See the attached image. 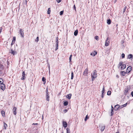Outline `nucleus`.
I'll return each instance as SVG.
<instances>
[{
    "label": "nucleus",
    "mask_w": 133,
    "mask_h": 133,
    "mask_svg": "<svg viewBox=\"0 0 133 133\" xmlns=\"http://www.w3.org/2000/svg\"><path fill=\"white\" fill-rule=\"evenodd\" d=\"M97 71L95 70L93 72L92 75V80L93 81L96 77Z\"/></svg>",
    "instance_id": "1"
},
{
    "label": "nucleus",
    "mask_w": 133,
    "mask_h": 133,
    "mask_svg": "<svg viewBox=\"0 0 133 133\" xmlns=\"http://www.w3.org/2000/svg\"><path fill=\"white\" fill-rule=\"evenodd\" d=\"M19 32L21 35V37H23L24 36L23 30L22 29H20L19 30Z\"/></svg>",
    "instance_id": "2"
},
{
    "label": "nucleus",
    "mask_w": 133,
    "mask_h": 133,
    "mask_svg": "<svg viewBox=\"0 0 133 133\" xmlns=\"http://www.w3.org/2000/svg\"><path fill=\"white\" fill-rule=\"evenodd\" d=\"M3 65L0 64V76L2 75L3 74L2 70H3Z\"/></svg>",
    "instance_id": "3"
},
{
    "label": "nucleus",
    "mask_w": 133,
    "mask_h": 133,
    "mask_svg": "<svg viewBox=\"0 0 133 133\" xmlns=\"http://www.w3.org/2000/svg\"><path fill=\"white\" fill-rule=\"evenodd\" d=\"M88 68H87L84 71L83 75L85 76H87L88 74Z\"/></svg>",
    "instance_id": "4"
},
{
    "label": "nucleus",
    "mask_w": 133,
    "mask_h": 133,
    "mask_svg": "<svg viewBox=\"0 0 133 133\" xmlns=\"http://www.w3.org/2000/svg\"><path fill=\"white\" fill-rule=\"evenodd\" d=\"M26 74L25 72V71H24L23 72L22 75V77L21 78V80H24L26 78Z\"/></svg>",
    "instance_id": "5"
},
{
    "label": "nucleus",
    "mask_w": 133,
    "mask_h": 133,
    "mask_svg": "<svg viewBox=\"0 0 133 133\" xmlns=\"http://www.w3.org/2000/svg\"><path fill=\"white\" fill-rule=\"evenodd\" d=\"M109 43V37H108L105 41V46H108Z\"/></svg>",
    "instance_id": "6"
},
{
    "label": "nucleus",
    "mask_w": 133,
    "mask_h": 133,
    "mask_svg": "<svg viewBox=\"0 0 133 133\" xmlns=\"http://www.w3.org/2000/svg\"><path fill=\"white\" fill-rule=\"evenodd\" d=\"M131 67L130 66H129L127 68V69L126 70V73H129L131 70Z\"/></svg>",
    "instance_id": "7"
},
{
    "label": "nucleus",
    "mask_w": 133,
    "mask_h": 133,
    "mask_svg": "<svg viewBox=\"0 0 133 133\" xmlns=\"http://www.w3.org/2000/svg\"><path fill=\"white\" fill-rule=\"evenodd\" d=\"M0 88L3 90H4L5 89V85L4 84H0Z\"/></svg>",
    "instance_id": "8"
},
{
    "label": "nucleus",
    "mask_w": 133,
    "mask_h": 133,
    "mask_svg": "<svg viewBox=\"0 0 133 133\" xmlns=\"http://www.w3.org/2000/svg\"><path fill=\"white\" fill-rule=\"evenodd\" d=\"M17 109V108L16 107H14L12 109L13 113L15 115H16L17 114V112H16Z\"/></svg>",
    "instance_id": "9"
},
{
    "label": "nucleus",
    "mask_w": 133,
    "mask_h": 133,
    "mask_svg": "<svg viewBox=\"0 0 133 133\" xmlns=\"http://www.w3.org/2000/svg\"><path fill=\"white\" fill-rule=\"evenodd\" d=\"M10 52L14 55L16 54V52L14 50H13L12 49H11Z\"/></svg>",
    "instance_id": "10"
},
{
    "label": "nucleus",
    "mask_w": 133,
    "mask_h": 133,
    "mask_svg": "<svg viewBox=\"0 0 133 133\" xmlns=\"http://www.w3.org/2000/svg\"><path fill=\"white\" fill-rule=\"evenodd\" d=\"M105 127V125H103L102 126L100 127V129L101 131H104Z\"/></svg>",
    "instance_id": "11"
},
{
    "label": "nucleus",
    "mask_w": 133,
    "mask_h": 133,
    "mask_svg": "<svg viewBox=\"0 0 133 133\" xmlns=\"http://www.w3.org/2000/svg\"><path fill=\"white\" fill-rule=\"evenodd\" d=\"M46 100L47 101H49V94H46Z\"/></svg>",
    "instance_id": "12"
},
{
    "label": "nucleus",
    "mask_w": 133,
    "mask_h": 133,
    "mask_svg": "<svg viewBox=\"0 0 133 133\" xmlns=\"http://www.w3.org/2000/svg\"><path fill=\"white\" fill-rule=\"evenodd\" d=\"M63 125L65 128H66L67 125V124L66 122L63 121Z\"/></svg>",
    "instance_id": "13"
},
{
    "label": "nucleus",
    "mask_w": 133,
    "mask_h": 133,
    "mask_svg": "<svg viewBox=\"0 0 133 133\" xmlns=\"http://www.w3.org/2000/svg\"><path fill=\"white\" fill-rule=\"evenodd\" d=\"M72 95L71 94H68L66 96V97L67 98L69 99H70L71 98V96Z\"/></svg>",
    "instance_id": "14"
},
{
    "label": "nucleus",
    "mask_w": 133,
    "mask_h": 133,
    "mask_svg": "<svg viewBox=\"0 0 133 133\" xmlns=\"http://www.w3.org/2000/svg\"><path fill=\"white\" fill-rule=\"evenodd\" d=\"M58 37H56V46L58 47Z\"/></svg>",
    "instance_id": "15"
},
{
    "label": "nucleus",
    "mask_w": 133,
    "mask_h": 133,
    "mask_svg": "<svg viewBox=\"0 0 133 133\" xmlns=\"http://www.w3.org/2000/svg\"><path fill=\"white\" fill-rule=\"evenodd\" d=\"M126 67V66L125 64H123L121 67V70H123L125 69Z\"/></svg>",
    "instance_id": "16"
},
{
    "label": "nucleus",
    "mask_w": 133,
    "mask_h": 133,
    "mask_svg": "<svg viewBox=\"0 0 133 133\" xmlns=\"http://www.w3.org/2000/svg\"><path fill=\"white\" fill-rule=\"evenodd\" d=\"M133 57V55L132 54H130L128 55V58L129 59H132Z\"/></svg>",
    "instance_id": "17"
},
{
    "label": "nucleus",
    "mask_w": 133,
    "mask_h": 133,
    "mask_svg": "<svg viewBox=\"0 0 133 133\" xmlns=\"http://www.w3.org/2000/svg\"><path fill=\"white\" fill-rule=\"evenodd\" d=\"M119 107V106L118 105H116L115 106L114 109L116 110H117L118 109Z\"/></svg>",
    "instance_id": "18"
},
{
    "label": "nucleus",
    "mask_w": 133,
    "mask_h": 133,
    "mask_svg": "<svg viewBox=\"0 0 133 133\" xmlns=\"http://www.w3.org/2000/svg\"><path fill=\"white\" fill-rule=\"evenodd\" d=\"M68 102L67 101H65L64 103H63V104L64 106H66L68 104Z\"/></svg>",
    "instance_id": "19"
},
{
    "label": "nucleus",
    "mask_w": 133,
    "mask_h": 133,
    "mask_svg": "<svg viewBox=\"0 0 133 133\" xmlns=\"http://www.w3.org/2000/svg\"><path fill=\"white\" fill-rule=\"evenodd\" d=\"M127 73L126 72H125L124 71H122L121 72V74L122 75L124 76H125V74Z\"/></svg>",
    "instance_id": "20"
},
{
    "label": "nucleus",
    "mask_w": 133,
    "mask_h": 133,
    "mask_svg": "<svg viewBox=\"0 0 133 133\" xmlns=\"http://www.w3.org/2000/svg\"><path fill=\"white\" fill-rule=\"evenodd\" d=\"M78 33V30H76L74 32V35L75 36H76Z\"/></svg>",
    "instance_id": "21"
},
{
    "label": "nucleus",
    "mask_w": 133,
    "mask_h": 133,
    "mask_svg": "<svg viewBox=\"0 0 133 133\" xmlns=\"http://www.w3.org/2000/svg\"><path fill=\"white\" fill-rule=\"evenodd\" d=\"M107 23L108 24H110L111 23V20L110 19L107 20Z\"/></svg>",
    "instance_id": "22"
},
{
    "label": "nucleus",
    "mask_w": 133,
    "mask_h": 133,
    "mask_svg": "<svg viewBox=\"0 0 133 133\" xmlns=\"http://www.w3.org/2000/svg\"><path fill=\"white\" fill-rule=\"evenodd\" d=\"M66 133H71V131L69 128H67L66 129Z\"/></svg>",
    "instance_id": "23"
},
{
    "label": "nucleus",
    "mask_w": 133,
    "mask_h": 133,
    "mask_svg": "<svg viewBox=\"0 0 133 133\" xmlns=\"http://www.w3.org/2000/svg\"><path fill=\"white\" fill-rule=\"evenodd\" d=\"M128 89H126L124 92V94L126 95L128 93Z\"/></svg>",
    "instance_id": "24"
},
{
    "label": "nucleus",
    "mask_w": 133,
    "mask_h": 133,
    "mask_svg": "<svg viewBox=\"0 0 133 133\" xmlns=\"http://www.w3.org/2000/svg\"><path fill=\"white\" fill-rule=\"evenodd\" d=\"M1 114L3 116H4L5 115V112L3 110H2L1 111Z\"/></svg>",
    "instance_id": "25"
},
{
    "label": "nucleus",
    "mask_w": 133,
    "mask_h": 133,
    "mask_svg": "<svg viewBox=\"0 0 133 133\" xmlns=\"http://www.w3.org/2000/svg\"><path fill=\"white\" fill-rule=\"evenodd\" d=\"M4 129H6V128L7 127V124L5 122H4Z\"/></svg>",
    "instance_id": "26"
},
{
    "label": "nucleus",
    "mask_w": 133,
    "mask_h": 133,
    "mask_svg": "<svg viewBox=\"0 0 133 133\" xmlns=\"http://www.w3.org/2000/svg\"><path fill=\"white\" fill-rule=\"evenodd\" d=\"M46 79L44 77H43L42 78V81L43 82H44V84H45L46 82L45 81Z\"/></svg>",
    "instance_id": "27"
},
{
    "label": "nucleus",
    "mask_w": 133,
    "mask_h": 133,
    "mask_svg": "<svg viewBox=\"0 0 133 133\" xmlns=\"http://www.w3.org/2000/svg\"><path fill=\"white\" fill-rule=\"evenodd\" d=\"M89 118V117L88 116V115H87L84 119V120L86 121Z\"/></svg>",
    "instance_id": "28"
},
{
    "label": "nucleus",
    "mask_w": 133,
    "mask_h": 133,
    "mask_svg": "<svg viewBox=\"0 0 133 133\" xmlns=\"http://www.w3.org/2000/svg\"><path fill=\"white\" fill-rule=\"evenodd\" d=\"M74 77V74L73 72H72L71 74V79H72Z\"/></svg>",
    "instance_id": "29"
},
{
    "label": "nucleus",
    "mask_w": 133,
    "mask_h": 133,
    "mask_svg": "<svg viewBox=\"0 0 133 133\" xmlns=\"http://www.w3.org/2000/svg\"><path fill=\"white\" fill-rule=\"evenodd\" d=\"M123 62H119V67L120 66H122V65H123Z\"/></svg>",
    "instance_id": "30"
},
{
    "label": "nucleus",
    "mask_w": 133,
    "mask_h": 133,
    "mask_svg": "<svg viewBox=\"0 0 133 133\" xmlns=\"http://www.w3.org/2000/svg\"><path fill=\"white\" fill-rule=\"evenodd\" d=\"M39 41V37H37L36 38L35 40V41L36 42H37Z\"/></svg>",
    "instance_id": "31"
},
{
    "label": "nucleus",
    "mask_w": 133,
    "mask_h": 133,
    "mask_svg": "<svg viewBox=\"0 0 133 133\" xmlns=\"http://www.w3.org/2000/svg\"><path fill=\"white\" fill-rule=\"evenodd\" d=\"M111 94V91H108L107 94L108 95H110Z\"/></svg>",
    "instance_id": "32"
},
{
    "label": "nucleus",
    "mask_w": 133,
    "mask_h": 133,
    "mask_svg": "<svg viewBox=\"0 0 133 133\" xmlns=\"http://www.w3.org/2000/svg\"><path fill=\"white\" fill-rule=\"evenodd\" d=\"M15 41H16V37H14L13 38L12 41V42H14V43H15Z\"/></svg>",
    "instance_id": "33"
},
{
    "label": "nucleus",
    "mask_w": 133,
    "mask_h": 133,
    "mask_svg": "<svg viewBox=\"0 0 133 133\" xmlns=\"http://www.w3.org/2000/svg\"><path fill=\"white\" fill-rule=\"evenodd\" d=\"M127 8V6H124V8L123 9V13H124L125 11L126 10V9Z\"/></svg>",
    "instance_id": "34"
},
{
    "label": "nucleus",
    "mask_w": 133,
    "mask_h": 133,
    "mask_svg": "<svg viewBox=\"0 0 133 133\" xmlns=\"http://www.w3.org/2000/svg\"><path fill=\"white\" fill-rule=\"evenodd\" d=\"M50 8H49L48 9V14H50Z\"/></svg>",
    "instance_id": "35"
},
{
    "label": "nucleus",
    "mask_w": 133,
    "mask_h": 133,
    "mask_svg": "<svg viewBox=\"0 0 133 133\" xmlns=\"http://www.w3.org/2000/svg\"><path fill=\"white\" fill-rule=\"evenodd\" d=\"M127 103H126L125 104H124L123 105H122V106H121L122 107H125L127 105Z\"/></svg>",
    "instance_id": "36"
},
{
    "label": "nucleus",
    "mask_w": 133,
    "mask_h": 133,
    "mask_svg": "<svg viewBox=\"0 0 133 133\" xmlns=\"http://www.w3.org/2000/svg\"><path fill=\"white\" fill-rule=\"evenodd\" d=\"M95 38L97 40H98V37L97 36H96L95 37Z\"/></svg>",
    "instance_id": "37"
},
{
    "label": "nucleus",
    "mask_w": 133,
    "mask_h": 133,
    "mask_svg": "<svg viewBox=\"0 0 133 133\" xmlns=\"http://www.w3.org/2000/svg\"><path fill=\"white\" fill-rule=\"evenodd\" d=\"M125 54H124L123 53L122 54V58H124L125 57Z\"/></svg>",
    "instance_id": "38"
},
{
    "label": "nucleus",
    "mask_w": 133,
    "mask_h": 133,
    "mask_svg": "<svg viewBox=\"0 0 133 133\" xmlns=\"http://www.w3.org/2000/svg\"><path fill=\"white\" fill-rule=\"evenodd\" d=\"M72 57V55H70V57H69L70 62L71 61Z\"/></svg>",
    "instance_id": "39"
},
{
    "label": "nucleus",
    "mask_w": 133,
    "mask_h": 133,
    "mask_svg": "<svg viewBox=\"0 0 133 133\" xmlns=\"http://www.w3.org/2000/svg\"><path fill=\"white\" fill-rule=\"evenodd\" d=\"M63 11H61L59 12V14L60 15H62L63 14Z\"/></svg>",
    "instance_id": "40"
},
{
    "label": "nucleus",
    "mask_w": 133,
    "mask_h": 133,
    "mask_svg": "<svg viewBox=\"0 0 133 133\" xmlns=\"http://www.w3.org/2000/svg\"><path fill=\"white\" fill-rule=\"evenodd\" d=\"M97 54V52L96 51H95L93 53V56H95Z\"/></svg>",
    "instance_id": "41"
},
{
    "label": "nucleus",
    "mask_w": 133,
    "mask_h": 133,
    "mask_svg": "<svg viewBox=\"0 0 133 133\" xmlns=\"http://www.w3.org/2000/svg\"><path fill=\"white\" fill-rule=\"evenodd\" d=\"M3 81V79H2V78L0 79V84H3V82H2Z\"/></svg>",
    "instance_id": "42"
},
{
    "label": "nucleus",
    "mask_w": 133,
    "mask_h": 133,
    "mask_svg": "<svg viewBox=\"0 0 133 133\" xmlns=\"http://www.w3.org/2000/svg\"><path fill=\"white\" fill-rule=\"evenodd\" d=\"M104 91H105L104 88V86H103V90H102V94H103Z\"/></svg>",
    "instance_id": "43"
},
{
    "label": "nucleus",
    "mask_w": 133,
    "mask_h": 133,
    "mask_svg": "<svg viewBox=\"0 0 133 133\" xmlns=\"http://www.w3.org/2000/svg\"><path fill=\"white\" fill-rule=\"evenodd\" d=\"M46 94H49V92H48V90L47 88L46 89Z\"/></svg>",
    "instance_id": "44"
},
{
    "label": "nucleus",
    "mask_w": 133,
    "mask_h": 133,
    "mask_svg": "<svg viewBox=\"0 0 133 133\" xmlns=\"http://www.w3.org/2000/svg\"><path fill=\"white\" fill-rule=\"evenodd\" d=\"M68 110H67V109H64V110H63V112L65 113Z\"/></svg>",
    "instance_id": "45"
},
{
    "label": "nucleus",
    "mask_w": 133,
    "mask_h": 133,
    "mask_svg": "<svg viewBox=\"0 0 133 133\" xmlns=\"http://www.w3.org/2000/svg\"><path fill=\"white\" fill-rule=\"evenodd\" d=\"M73 9H75V10L76 11V7H75V5H74Z\"/></svg>",
    "instance_id": "46"
},
{
    "label": "nucleus",
    "mask_w": 133,
    "mask_h": 133,
    "mask_svg": "<svg viewBox=\"0 0 133 133\" xmlns=\"http://www.w3.org/2000/svg\"><path fill=\"white\" fill-rule=\"evenodd\" d=\"M58 3H59L61 1V0H56Z\"/></svg>",
    "instance_id": "47"
},
{
    "label": "nucleus",
    "mask_w": 133,
    "mask_h": 133,
    "mask_svg": "<svg viewBox=\"0 0 133 133\" xmlns=\"http://www.w3.org/2000/svg\"><path fill=\"white\" fill-rule=\"evenodd\" d=\"M113 111H111V116H112L113 115Z\"/></svg>",
    "instance_id": "48"
},
{
    "label": "nucleus",
    "mask_w": 133,
    "mask_h": 133,
    "mask_svg": "<svg viewBox=\"0 0 133 133\" xmlns=\"http://www.w3.org/2000/svg\"><path fill=\"white\" fill-rule=\"evenodd\" d=\"M48 68H49V72H50V66L49 64V65Z\"/></svg>",
    "instance_id": "49"
},
{
    "label": "nucleus",
    "mask_w": 133,
    "mask_h": 133,
    "mask_svg": "<svg viewBox=\"0 0 133 133\" xmlns=\"http://www.w3.org/2000/svg\"><path fill=\"white\" fill-rule=\"evenodd\" d=\"M131 95L132 97H133V91H132L131 93Z\"/></svg>",
    "instance_id": "50"
},
{
    "label": "nucleus",
    "mask_w": 133,
    "mask_h": 133,
    "mask_svg": "<svg viewBox=\"0 0 133 133\" xmlns=\"http://www.w3.org/2000/svg\"><path fill=\"white\" fill-rule=\"evenodd\" d=\"M113 110H114V108L112 106V105L111 106V111H113Z\"/></svg>",
    "instance_id": "51"
},
{
    "label": "nucleus",
    "mask_w": 133,
    "mask_h": 133,
    "mask_svg": "<svg viewBox=\"0 0 133 133\" xmlns=\"http://www.w3.org/2000/svg\"><path fill=\"white\" fill-rule=\"evenodd\" d=\"M103 94H102V98H103L104 97V95Z\"/></svg>",
    "instance_id": "52"
},
{
    "label": "nucleus",
    "mask_w": 133,
    "mask_h": 133,
    "mask_svg": "<svg viewBox=\"0 0 133 133\" xmlns=\"http://www.w3.org/2000/svg\"><path fill=\"white\" fill-rule=\"evenodd\" d=\"M14 43H14V42H12H12L11 43V45L12 46V45L14 44Z\"/></svg>",
    "instance_id": "53"
},
{
    "label": "nucleus",
    "mask_w": 133,
    "mask_h": 133,
    "mask_svg": "<svg viewBox=\"0 0 133 133\" xmlns=\"http://www.w3.org/2000/svg\"><path fill=\"white\" fill-rule=\"evenodd\" d=\"M58 47H57V46H56V48H55V50H57V49H58Z\"/></svg>",
    "instance_id": "54"
},
{
    "label": "nucleus",
    "mask_w": 133,
    "mask_h": 133,
    "mask_svg": "<svg viewBox=\"0 0 133 133\" xmlns=\"http://www.w3.org/2000/svg\"><path fill=\"white\" fill-rule=\"evenodd\" d=\"M38 123H33L32 124H35V125H37L38 124Z\"/></svg>",
    "instance_id": "55"
},
{
    "label": "nucleus",
    "mask_w": 133,
    "mask_h": 133,
    "mask_svg": "<svg viewBox=\"0 0 133 133\" xmlns=\"http://www.w3.org/2000/svg\"><path fill=\"white\" fill-rule=\"evenodd\" d=\"M124 41H121V43H122L123 44V43H124Z\"/></svg>",
    "instance_id": "56"
},
{
    "label": "nucleus",
    "mask_w": 133,
    "mask_h": 133,
    "mask_svg": "<svg viewBox=\"0 0 133 133\" xmlns=\"http://www.w3.org/2000/svg\"><path fill=\"white\" fill-rule=\"evenodd\" d=\"M116 133H119V131H118L116 132Z\"/></svg>",
    "instance_id": "57"
},
{
    "label": "nucleus",
    "mask_w": 133,
    "mask_h": 133,
    "mask_svg": "<svg viewBox=\"0 0 133 133\" xmlns=\"http://www.w3.org/2000/svg\"><path fill=\"white\" fill-rule=\"evenodd\" d=\"M92 54H93L92 53H91V54H90V55H92Z\"/></svg>",
    "instance_id": "58"
},
{
    "label": "nucleus",
    "mask_w": 133,
    "mask_h": 133,
    "mask_svg": "<svg viewBox=\"0 0 133 133\" xmlns=\"http://www.w3.org/2000/svg\"><path fill=\"white\" fill-rule=\"evenodd\" d=\"M1 30H0V34H1Z\"/></svg>",
    "instance_id": "59"
},
{
    "label": "nucleus",
    "mask_w": 133,
    "mask_h": 133,
    "mask_svg": "<svg viewBox=\"0 0 133 133\" xmlns=\"http://www.w3.org/2000/svg\"><path fill=\"white\" fill-rule=\"evenodd\" d=\"M62 133H63V131H62Z\"/></svg>",
    "instance_id": "60"
},
{
    "label": "nucleus",
    "mask_w": 133,
    "mask_h": 133,
    "mask_svg": "<svg viewBox=\"0 0 133 133\" xmlns=\"http://www.w3.org/2000/svg\"><path fill=\"white\" fill-rule=\"evenodd\" d=\"M117 25H117V24L116 25V26H117Z\"/></svg>",
    "instance_id": "61"
},
{
    "label": "nucleus",
    "mask_w": 133,
    "mask_h": 133,
    "mask_svg": "<svg viewBox=\"0 0 133 133\" xmlns=\"http://www.w3.org/2000/svg\"><path fill=\"white\" fill-rule=\"evenodd\" d=\"M118 77V75H117V77Z\"/></svg>",
    "instance_id": "62"
},
{
    "label": "nucleus",
    "mask_w": 133,
    "mask_h": 133,
    "mask_svg": "<svg viewBox=\"0 0 133 133\" xmlns=\"http://www.w3.org/2000/svg\"><path fill=\"white\" fill-rule=\"evenodd\" d=\"M118 77V75H117V77Z\"/></svg>",
    "instance_id": "63"
},
{
    "label": "nucleus",
    "mask_w": 133,
    "mask_h": 133,
    "mask_svg": "<svg viewBox=\"0 0 133 133\" xmlns=\"http://www.w3.org/2000/svg\"><path fill=\"white\" fill-rule=\"evenodd\" d=\"M118 77V75H117V77Z\"/></svg>",
    "instance_id": "64"
}]
</instances>
